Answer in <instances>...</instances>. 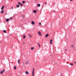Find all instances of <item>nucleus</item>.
Masks as SVG:
<instances>
[{
	"label": "nucleus",
	"instance_id": "obj_1",
	"mask_svg": "<svg viewBox=\"0 0 76 76\" xmlns=\"http://www.w3.org/2000/svg\"><path fill=\"white\" fill-rule=\"evenodd\" d=\"M32 76H34V68H33V71L32 72Z\"/></svg>",
	"mask_w": 76,
	"mask_h": 76
},
{
	"label": "nucleus",
	"instance_id": "obj_2",
	"mask_svg": "<svg viewBox=\"0 0 76 76\" xmlns=\"http://www.w3.org/2000/svg\"><path fill=\"white\" fill-rule=\"evenodd\" d=\"M38 34L39 35V36H41V32L40 31H38Z\"/></svg>",
	"mask_w": 76,
	"mask_h": 76
},
{
	"label": "nucleus",
	"instance_id": "obj_3",
	"mask_svg": "<svg viewBox=\"0 0 76 76\" xmlns=\"http://www.w3.org/2000/svg\"><path fill=\"white\" fill-rule=\"evenodd\" d=\"M28 63H29V61H27L25 62V63L26 64H28Z\"/></svg>",
	"mask_w": 76,
	"mask_h": 76
},
{
	"label": "nucleus",
	"instance_id": "obj_4",
	"mask_svg": "<svg viewBox=\"0 0 76 76\" xmlns=\"http://www.w3.org/2000/svg\"><path fill=\"white\" fill-rule=\"evenodd\" d=\"M33 12L34 13H37V11L36 10H33Z\"/></svg>",
	"mask_w": 76,
	"mask_h": 76
},
{
	"label": "nucleus",
	"instance_id": "obj_5",
	"mask_svg": "<svg viewBox=\"0 0 76 76\" xmlns=\"http://www.w3.org/2000/svg\"><path fill=\"white\" fill-rule=\"evenodd\" d=\"M48 36H49V35L48 34H46L45 35L46 38H47V37H48Z\"/></svg>",
	"mask_w": 76,
	"mask_h": 76
},
{
	"label": "nucleus",
	"instance_id": "obj_6",
	"mask_svg": "<svg viewBox=\"0 0 76 76\" xmlns=\"http://www.w3.org/2000/svg\"><path fill=\"white\" fill-rule=\"evenodd\" d=\"M20 59H19L18 60V63L19 64H20Z\"/></svg>",
	"mask_w": 76,
	"mask_h": 76
},
{
	"label": "nucleus",
	"instance_id": "obj_7",
	"mask_svg": "<svg viewBox=\"0 0 76 76\" xmlns=\"http://www.w3.org/2000/svg\"><path fill=\"white\" fill-rule=\"evenodd\" d=\"M4 6H3L1 8V10H3V9H4Z\"/></svg>",
	"mask_w": 76,
	"mask_h": 76
},
{
	"label": "nucleus",
	"instance_id": "obj_8",
	"mask_svg": "<svg viewBox=\"0 0 76 76\" xmlns=\"http://www.w3.org/2000/svg\"><path fill=\"white\" fill-rule=\"evenodd\" d=\"M18 4H19L20 5V6H23V4H21V3H20L19 2H18Z\"/></svg>",
	"mask_w": 76,
	"mask_h": 76
},
{
	"label": "nucleus",
	"instance_id": "obj_9",
	"mask_svg": "<svg viewBox=\"0 0 76 76\" xmlns=\"http://www.w3.org/2000/svg\"><path fill=\"white\" fill-rule=\"evenodd\" d=\"M28 36H29V37H30V38H32V36H31V35L30 34H28Z\"/></svg>",
	"mask_w": 76,
	"mask_h": 76
},
{
	"label": "nucleus",
	"instance_id": "obj_10",
	"mask_svg": "<svg viewBox=\"0 0 76 76\" xmlns=\"http://www.w3.org/2000/svg\"><path fill=\"white\" fill-rule=\"evenodd\" d=\"M37 45L39 46V47H41V45H40L39 44V43H38V42H37Z\"/></svg>",
	"mask_w": 76,
	"mask_h": 76
},
{
	"label": "nucleus",
	"instance_id": "obj_11",
	"mask_svg": "<svg viewBox=\"0 0 76 76\" xmlns=\"http://www.w3.org/2000/svg\"><path fill=\"white\" fill-rule=\"evenodd\" d=\"M52 41H53V40L52 39H51L50 40V44H52Z\"/></svg>",
	"mask_w": 76,
	"mask_h": 76
},
{
	"label": "nucleus",
	"instance_id": "obj_12",
	"mask_svg": "<svg viewBox=\"0 0 76 76\" xmlns=\"http://www.w3.org/2000/svg\"><path fill=\"white\" fill-rule=\"evenodd\" d=\"M25 73H26V75H28V73H29V72L28 71H26L25 72Z\"/></svg>",
	"mask_w": 76,
	"mask_h": 76
},
{
	"label": "nucleus",
	"instance_id": "obj_13",
	"mask_svg": "<svg viewBox=\"0 0 76 76\" xmlns=\"http://www.w3.org/2000/svg\"><path fill=\"white\" fill-rule=\"evenodd\" d=\"M31 23L33 25H35V22H34V21H32Z\"/></svg>",
	"mask_w": 76,
	"mask_h": 76
},
{
	"label": "nucleus",
	"instance_id": "obj_14",
	"mask_svg": "<svg viewBox=\"0 0 76 76\" xmlns=\"http://www.w3.org/2000/svg\"><path fill=\"white\" fill-rule=\"evenodd\" d=\"M25 38H26V36L24 35L23 36V39H25Z\"/></svg>",
	"mask_w": 76,
	"mask_h": 76
},
{
	"label": "nucleus",
	"instance_id": "obj_15",
	"mask_svg": "<svg viewBox=\"0 0 76 76\" xmlns=\"http://www.w3.org/2000/svg\"><path fill=\"white\" fill-rule=\"evenodd\" d=\"M14 69L15 70H16V66H14Z\"/></svg>",
	"mask_w": 76,
	"mask_h": 76
},
{
	"label": "nucleus",
	"instance_id": "obj_16",
	"mask_svg": "<svg viewBox=\"0 0 76 76\" xmlns=\"http://www.w3.org/2000/svg\"><path fill=\"white\" fill-rule=\"evenodd\" d=\"M9 19H7L6 20V22H8V21H9Z\"/></svg>",
	"mask_w": 76,
	"mask_h": 76
},
{
	"label": "nucleus",
	"instance_id": "obj_17",
	"mask_svg": "<svg viewBox=\"0 0 76 76\" xmlns=\"http://www.w3.org/2000/svg\"><path fill=\"white\" fill-rule=\"evenodd\" d=\"M3 12H4V10H2V11L1 12V13H3Z\"/></svg>",
	"mask_w": 76,
	"mask_h": 76
},
{
	"label": "nucleus",
	"instance_id": "obj_18",
	"mask_svg": "<svg viewBox=\"0 0 76 76\" xmlns=\"http://www.w3.org/2000/svg\"><path fill=\"white\" fill-rule=\"evenodd\" d=\"M71 47L72 48H74V46H73V45H71Z\"/></svg>",
	"mask_w": 76,
	"mask_h": 76
},
{
	"label": "nucleus",
	"instance_id": "obj_19",
	"mask_svg": "<svg viewBox=\"0 0 76 76\" xmlns=\"http://www.w3.org/2000/svg\"><path fill=\"white\" fill-rule=\"evenodd\" d=\"M3 32L4 33H6V31L4 30H3Z\"/></svg>",
	"mask_w": 76,
	"mask_h": 76
},
{
	"label": "nucleus",
	"instance_id": "obj_20",
	"mask_svg": "<svg viewBox=\"0 0 76 76\" xmlns=\"http://www.w3.org/2000/svg\"><path fill=\"white\" fill-rule=\"evenodd\" d=\"M40 4H37V6H38V7H40Z\"/></svg>",
	"mask_w": 76,
	"mask_h": 76
},
{
	"label": "nucleus",
	"instance_id": "obj_21",
	"mask_svg": "<svg viewBox=\"0 0 76 76\" xmlns=\"http://www.w3.org/2000/svg\"><path fill=\"white\" fill-rule=\"evenodd\" d=\"M20 6L19 5H17V7H19Z\"/></svg>",
	"mask_w": 76,
	"mask_h": 76
},
{
	"label": "nucleus",
	"instance_id": "obj_22",
	"mask_svg": "<svg viewBox=\"0 0 76 76\" xmlns=\"http://www.w3.org/2000/svg\"><path fill=\"white\" fill-rule=\"evenodd\" d=\"M23 3L24 4V3H25V2L24 1H23Z\"/></svg>",
	"mask_w": 76,
	"mask_h": 76
},
{
	"label": "nucleus",
	"instance_id": "obj_23",
	"mask_svg": "<svg viewBox=\"0 0 76 76\" xmlns=\"http://www.w3.org/2000/svg\"><path fill=\"white\" fill-rule=\"evenodd\" d=\"M70 65H73V64L72 63H70Z\"/></svg>",
	"mask_w": 76,
	"mask_h": 76
},
{
	"label": "nucleus",
	"instance_id": "obj_24",
	"mask_svg": "<svg viewBox=\"0 0 76 76\" xmlns=\"http://www.w3.org/2000/svg\"><path fill=\"white\" fill-rule=\"evenodd\" d=\"M34 49V48L33 47H31V50H33Z\"/></svg>",
	"mask_w": 76,
	"mask_h": 76
},
{
	"label": "nucleus",
	"instance_id": "obj_25",
	"mask_svg": "<svg viewBox=\"0 0 76 76\" xmlns=\"http://www.w3.org/2000/svg\"><path fill=\"white\" fill-rule=\"evenodd\" d=\"M3 73V71H1V73Z\"/></svg>",
	"mask_w": 76,
	"mask_h": 76
},
{
	"label": "nucleus",
	"instance_id": "obj_26",
	"mask_svg": "<svg viewBox=\"0 0 76 76\" xmlns=\"http://www.w3.org/2000/svg\"><path fill=\"white\" fill-rule=\"evenodd\" d=\"M22 17L24 18H25V15H22Z\"/></svg>",
	"mask_w": 76,
	"mask_h": 76
},
{
	"label": "nucleus",
	"instance_id": "obj_27",
	"mask_svg": "<svg viewBox=\"0 0 76 76\" xmlns=\"http://www.w3.org/2000/svg\"><path fill=\"white\" fill-rule=\"evenodd\" d=\"M39 25H41V23H39Z\"/></svg>",
	"mask_w": 76,
	"mask_h": 76
},
{
	"label": "nucleus",
	"instance_id": "obj_28",
	"mask_svg": "<svg viewBox=\"0 0 76 76\" xmlns=\"http://www.w3.org/2000/svg\"><path fill=\"white\" fill-rule=\"evenodd\" d=\"M10 19H11V20H12V17H11V18H10Z\"/></svg>",
	"mask_w": 76,
	"mask_h": 76
},
{
	"label": "nucleus",
	"instance_id": "obj_29",
	"mask_svg": "<svg viewBox=\"0 0 76 76\" xmlns=\"http://www.w3.org/2000/svg\"><path fill=\"white\" fill-rule=\"evenodd\" d=\"M45 4H47V2L45 3Z\"/></svg>",
	"mask_w": 76,
	"mask_h": 76
},
{
	"label": "nucleus",
	"instance_id": "obj_30",
	"mask_svg": "<svg viewBox=\"0 0 76 76\" xmlns=\"http://www.w3.org/2000/svg\"><path fill=\"white\" fill-rule=\"evenodd\" d=\"M66 50H67V49H66L65 50V51H66Z\"/></svg>",
	"mask_w": 76,
	"mask_h": 76
},
{
	"label": "nucleus",
	"instance_id": "obj_31",
	"mask_svg": "<svg viewBox=\"0 0 76 76\" xmlns=\"http://www.w3.org/2000/svg\"><path fill=\"white\" fill-rule=\"evenodd\" d=\"M76 62L75 61V62H74V64H76Z\"/></svg>",
	"mask_w": 76,
	"mask_h": 76
},
{
	"label": "nucleus",
	"instance_id": "obj_32",
	"mask_svg": "<svg viewBox=\"0 0 76 76\" xmlns=\"http://www.w3.org/2000/svg\"><path fill=\"white\" fill-rule=\"evenodd\" d=\"M4 70H5V69H4L2 71H3V72H4Z\"/></svg>",
	"mask_w": 76,
	"mask_h": 76
},
{
	"label": "nucleus",
	"instance_id": "obj_33",
	"mask_svg": "<svg viewBox=\"0 0 76 76\" xmlns=\"http://www.w3.org/2000/svg\"><path fill=\"white\" fill-rule=\"evenodd\" d=\"M12 9H13V7H12Z\"/></svg>",
	"mask_w": 76,
	"mask_h": 76
},
{
	"label": "nucleus",
	"instance_id": "obj_34",
	"mask_svg": "<svg viewBox=\"0 0 76 76\" xmlns=\"http://www.w3.org/2000/svg\"><path fill=\"white\" fill-rule=\"evenodd\" d=\"M70 0V1H72V0Z\"/></svg>",
	"mask_w": 76,
	"mask_h": 76
},
{
	"label": "nucleus",
	"instance_id": "obj_35",
	"mask_svg": "<svg viewBox=\"0 0 76 76\" xmlns=\"http://www.w3.org/2000/svg\"><path fill=\"white\" fill-rule=\"evenodd\" d=\"M23 44H25V42H24V43H23Z\"/></svg>",
	"mask_w": 76,
	"mask_h": 76
}]
</instances>
